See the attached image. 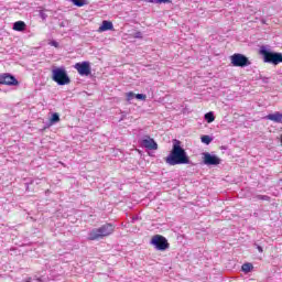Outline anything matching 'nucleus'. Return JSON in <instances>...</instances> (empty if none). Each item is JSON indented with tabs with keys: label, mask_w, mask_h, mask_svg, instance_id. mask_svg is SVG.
Masks as SVG:
<instances>
[{
	"label": "nucleus",
	"mask_w": 282,
	"mask_h": 282,
	"mask_svg": "<svg viewBox=\"0 0 282 282\" xmlns=\"http://www.w3.org/2000/svg\"><path fill=\"white\" fill-rule=\"evenodd\" d=\"M165 163L170 166H177L180 164H192L191 158L184 147H182V141L174 139L172 150L165 158Z\"/></svg>",
	"instance_id": "obj_1"
},
{
	"label": "nucleus",
	"mask_w": 282,
	"mask_h": 282,
	"mask_svg": "<svg viewBox=\"0 0 282 282\" xmlns=\"http://www.w3.org/2000/svg\"><path fill=\"white\" fill-rule=\"evenodd\" d=\"M113 230H116V226L111 223H106L98 228H94L88 232V241H100V239H105V237H109L113 235Z\"/></svg>",
	"instance_id": "obj_2"
},
{
	"label": "nucleus",
	"mask_w": 282,
	"mask_h": 282,
	"mask_svg": "<svg viewBox=\"0 0 282 282\" xmlns=\"http://www.w3.org/2000/svg\"><path fill=\"white\" fill-rule=\"evenodd\" d=\"M259 54L262 56L263 63H268L269 65H281L282 63V53L274 52L265 45L260 47Z\"/></svg>",
	"instance_id": "obj_3"
},
{
	"label": "nucleus",
	"mask_w": 282,
	"mask_h": 282,
	"mask_svg": "<svg viewBox=\"0 0 282 282\" xmlns=\"http://www.w3.org/2000/svg\"><path fill=\"white\" fill-rule=\"evenodd\" d=\"M52 80L56 83V85H59L61 87L65 85H69V83H72V78H69V75L67 74V69H65L64 66L54 67L52 69Z\"/></svg>",
	"instance_id": "obj_4"
},
{
	"label": "nucleus",
	"mask_w": 282,
	"mask_h": 282,
	"mask_svg": "<svg viewBox=\"0 0 282 282\" xmlns=\"http://www.w3.org/2000/svg\"><path fill=\"white\" fill-rule=\"evenodd\" d=\"M232 67H248L252 65V62L248 58V56L241 53H235L230 56Z\"/></svg>",
	"instance_id": "obj_5"
},
{
	"label": "nucleus",
	"mask_w": 282,
	"mask_h": 282,
	"mask_svg": "<svg viewBox=\"0 0 282 282\" xmlns=\"http://www.w3.org/2000/svg\"><path fill=\"white\" fill-rule=\"evenodd\" d=\"M151 246H154L155 250H160L161 252H164V250H169V240L166 237L162 235H155L152 237L150 241Z\"/></svg>",
	"instance_id": "obj_6"
},
{
	"label": "nucleus",
	"mask_w": 282,
	"mask_h": 282,
	"mask_svg": "<svg viewBox=\"0 0 282 282\" xmlns=\"http://www.w3.org/2000/svg\"><path fill=\"white\" fill-rule=\"evenodd\" d=\"M203 164H205V166H219L221 159L217 156V154L203 152Z\"/></svg>",
	"instance_id": "obj_7"
},
{
	"label": "nucleus",
	"mask_w": 282,
	"mask_h": 282,
	"mask_svg": "<svg viewBox=\"0 0 282 282\" xmlns=\"http://www.w3.org/2000/svg\"><path fill=\"white\" fill-rule=\"evenodd\" d=\"M74 68L78 72L79 76H91V63L84 61L74 65Z\"/></svg>",
	"instance_id": "obj_8"
},
{
	"label": "nucleus",
	"mask_w": 282,
	"mask_h": 282,
	"mask_svg": "<svg viewBox=\"0 0 282 282\" xmlns=\"http://www.w3.org/2000/svg\"><path fill=\"white\" fill-rule=\"evenodd\" d=\"M0 85H9L10 87H17V85H19V79L10 73H4L0 75Z\"/></svg>",
	"instance_id": "obj_9"
},
{
	"label": "nucleus",
	"mask_w": 282,
	"mask_h": 282,
	"mask_svg": "<svg viewBox=\"0 0 282 282\" xmlns=\"http://www.w3.org/2000/svg\"><path fill=\"white\" fill-rule=\"evenodd\" d=\"M140 145L148 151H158V142L155 139L150 138L149 135L143 137L140 141Z\"/></svg>",
	"instance_id": "obj_10"
},
{
	"label": "nucleus",
	"mask_w": 282,
	"mask_h": 282,
	"mask_svg": "<svg viewBox=\"0 0 282 282\" xmlns=\"http://www.w3.org/2000/svg\"><path fill=\"white\" fill-rule=\"evenodd\" d=\"M265 120H271V122H275L276 124H282V112L275 111L274 113H269L265 117Z\"/></svg>",
	"instance_id": "obj_11"
},
{
	"label": "nucleus",
	"mask_w": 282,
	"mask_h": 282,
	"mask_svg": "<svg viewBox=\"0 0 282 282\" xmlns=\"http://www.w3.org/2000/svg\"><path fill=\"white\" fill-rule=\"evenodd\" d=\"M111 30H113V22L104 20L98 29V32H109Z\"/></svg>",
	"instance_id": "obj_12"
},
{
	"label": "nucleus",
	"mask_w": 282,
	"mask_h": 282,
	"mask_svg": "<svg viewBox=\"0 0 282 282\" xmlns=\"http://www.w3.org/2000/svg\"><path fill=\"white\" fill-rule=\"evenodd\" d=\"M26 26L28 25L23 21H17L13 23V30H15V32H24Z\"/></svg>",
	"instance_id": "obj_13"
},
{
	"label": "nucleus",
	"mask_w": 282,
	"mask_h": 282,
	"mask_svg": "<svg viewBox=\"0 0 282 282\" xmlns=\"http://www.w3.org/2000/svg\"><path fill=\"white\" fill-rule=\"evenodd\" d=\"M75 8H85V6H89V0H69Z\"/></svg>",
	"instance_id": "obj_14"
},
{
	"label": "nucleus",
	"mask_w": 282,
	"mask_h": 282,
	"mask_svg": "<svg viewBox=\"0 0 282 282\" xmlns=\"http://www.w3.org/2000/svg\"><path fill=\"white\" fill-rule=\"evenodd\" d=\"M57 122H61V115L53 112L50 118V124H57Z\"/></svg>",
	"instance_id": "obj_15"
},
{
	"label": "nucleus",
	"mask_w": 282,
	"mask_h": 282,
	"mask_svg": "<svg viewBox=\"0 0 282 282\" xmlns=\"http://www.w3.org/2000/svg\"><path fill=\"white\" fill-rule=\"evenodd\" d=\"M204 118L208 122V124H210L212 122H215V112L213 111L206 112Z\"/></svg>",
	"instance_id": "obj_16"
},
{
	"label": "nucleus",
	"mask_w": 282,
	"mask_h": 282,
	"mask_svg": "<svg viewBox=\"0 0 282 282\" xmlns=\"http://www.w3.org/2000/svg\"><path fill=\"white\" fill-rule=\"evenodd\" d=\"M253 268L254 267L252 265V263L247 262V263L242 264L241 270H242V272L248 273V272H252Z\"/></svg>",
	"instance_id": "obj_17"
},
{
	"label": "nucleus",
	"mask_w": 282,
	"mask_h": 282,
	"mask_svg": "<svg viewBox=\"0 0 282 282\" xmlns=\"http://www.w3.org/2000/svg\"><path fill=\"white\" fill-rule=\"evenodd\" d=\"M200 141L203 142V144H210V142H213V138L210 135L205 134L200 138Z\"/></svg>",
	"instance_id": "obj_18"
},
{
	"label": "nucleus",
	"mask_w": 282,
	"mask_h": 282,
	"mask_svg": "<svg viewBox=\"0 0 282 282\" xmlns=\"http://www.w3.org/2000/svg\"><path fill=\"white\" fill-rule=\"evenodd\" d=\"M148 3H171V0H148Z\"/></svg>",
	"instance_id": "obj_19"
},
{
	"label": "nucleus",
	"mask_w": 282,
	"mask_h": 282,
	"mask_svg": "<svg viewBox=\"0 0 282 282\" xmlns=\"http://www.w3.org/2000/svg\"><path fill=\"white\" fill-rule=\"evenodd\" d=\"M127 101L131 102V100H133V98H135V94L133 91L127 93Z\"/></svg>",
	"instance_id": "obj_20"
},
{
	"label": "nucleus",
	"mask_w": 282,
	"mask_h": 282,
	"mask_svg": "<svg viewBox=\"0 0 282 282\" xmlns=\"http://www.w3.org/2000/svg\"><path fill=\"white\" fill-rule=\"evenodd\" d=\"M257 199H261L262 202H270V196H268V195H258Z\"/></svg>",
	"instance_id": "obj_21"
},
{
	"label": "nucleus",
	"mask_w": 282,
	"mask_h": 282,
	"mask_svg": "<svg viewBox=\"0 0 282 282\" xmlns=\"http://www.w3.org/2000/svg\"><path fill=\"white\" fill-rule=\"evenodd\" d=\"M134 98H137V100H147V95H144V94H137V95H134Z\"/></svg>",
	"instance_id": "obj_22"
},
{
	"label": "nucleus",
	"mask_w": 282,
	"mask_h": 282,
	"mask_svg": "<svg viewBox=\"0 0 282 282\" xmlns=\"http://www.w3.org/2000/svg\"><path fill=\"white\" fill-rule=\"evenodd\" d=\"M260 80H262L264 85H268V83H270V78L268 77H260Z\"/></svg>",
	"instance_id": "obj_23"
},
{
	"label": "nucleus",
	"mask_w": 282,
	"mask_h": 282,
	"mask_svg": "<svg viewBox=\"0 0 282 282\" xmlns=\"http://www.w3.org/2000/svg\"><path fill=\"white\" fill-rule=\"evenodd\" d=\"M134 39H142V32H140V31L135 32Z\"/></svg>",
	"instance_id": "obj_24"
},
{
	"label": "nucleus",
	"mask_w": 282,
	"mask_h": 282,
	"mask_svg": "<svg viewBox=\"0 0 282 282\" xmlns=\"http://www.w3.org/2000/svg\"><path fill=\"white\" fill-rule=\"evenodd\" d=\"M254 247L257 248L258 252H263V247L260 245L254 243Z\"/></svg>",
	"instance_id": "obj_25"
},
{
	"label": "nucleus",
	"mask_w": 282,
	"mask_h": 282,
	"mask_svg": "<svg viewBox=\"0 0 282 282\" xmlns=\"http://www.w3.org/2000/svg\"><path fill=\"white\" fill-rule=\"evenodd\" d=\"M40 15H41V19H43L44 21L47 19V14H45L43 12H41Z\"/></svg>",
	"instance_id": "obj_26"
},
{
	"label": "nucleus",
	"mask_w": 282,
	"mask_h": 282,
	"mask_svg": "<svg viewBox=\"0 0 282 282\" xmlns=\"http://www.w3.org/2000/svg\"><path fill=\"white\" fill-rule=\"evenodd\" d=\"M51 45H53V47H58V42L52 41V42H51Z\"/></svg>",
	"instance_id": "obj_27"
},
{
	"label": "nucleus",
	"mask_w": 282,
	"mask_h": 282,
	"mask_svg": "<svg viewBox=\"0 0 282 282\" xmlns=\"http://www.w3.org/2000/svg\"><path fill=\"white\" fill-rule=\"evenodd\" d=\"M50 127H54V124H50V121L45 123L44 129H50Z\"/></svg>",
	"instance_id": "obj_28"
},
{
	"label": "nucleus",
	"mask_w": 282,
	"mask_h": 282,
	"mask_svg": "<svg viewBox=\"0 0 282 282\" xmlns=\"http://www.w3.org/2000/svg\"><path fill=\"white\" fill-rule=\"evenodd\" d=\"M139 217L138 216H133L132 217V224H135V221H138Z\"/></svg>",
	"instance_id": "obj_29"
},
{
	"label": "nucleus",
	"mask_w": 282,
	"mask_h": 282,
	"mask_svg": "<svg viewBox=\"0 0 282 282\" xmlns=\"http://www.w3.org/2000/svg\"><path fill=\"white\" fill-rule=\"evenodd\" d=\"M124 118H126V115H124V112H122V117L120 120L122 121V120H124Z\"/></svg>",
	"instance_id": "obj_30"
},
{
	"label": "nucleus",
	"mask_w": 282,
	"mask_h": 282,
	"mask_svg": "<svg viewBox=\"0 0 282 282\" xmlns=\"http://www.w3.org/2000/svg\"><path fill=\"white\" fill-rule=\"evenodd\" d=\"M45 193H46V194H50V189H47Z\"/></svg>",
	"instance_id": "obj_31"
},
{
	"label": "nucleus",
	"mask_w": 282,
	"mask_h": 282,
	"mask_svg": "<svg viewBox=\"0 0 282 282\" xmlns=\"http://www.w3.org/2000/svg\"><path fill=\"white\" fill-rule=\"evenodd\" d=\"M26 282H32V281L28 280Z\"/></svg>",
	"instance_id": "obj_32"
}]
</instances>
